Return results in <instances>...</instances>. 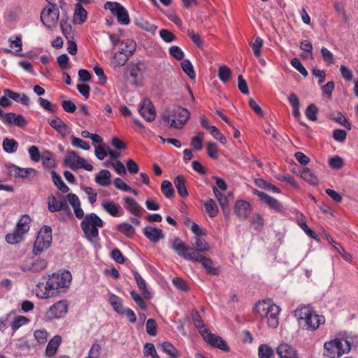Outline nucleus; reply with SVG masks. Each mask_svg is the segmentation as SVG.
I'll return each mask as SVG.
<instances>
[{
  "instance_id": "f257e3e1",
  "label": "nucleus",
  "mask_w": 358,
  "mask_h": 358,
  "mask_svg": "<svg viewBox=\"0 0 358 358\" xmlns=\"http://www.w3.org/2000/svg\"><path fill=\"white\" fill-rule=\"evenodd\" d=\"M294 316L297 318L299 326L303 329L315 331L325 322L324 315L316 314L311 306H302L294 310Z\"/></svg>"
},
{
  "instance_id": "f03ea898",
  "label": "nucleus",
  "mask_w": 358,
  "mask_h": 358,
  "mask_svg": "<svg viewBox=\"0 0 358 358\" xmlns=\"http://www.w3.org/2000/svg\"><path fill=\"white\" fill-rule=\"evenodd\" d=\"M71 280L72 276L69 271H64L61 273H53L46 282L45 292L42 298L49 297L48 292L51 290H55L57 293L65 292L66 289L69 287Z\"/></svg>"
},
{
  "instance_id": "7ed1b4c3",
  "label": "nucleus",
  "mask_w": 358,
  "mask_h": 358,
  "mask_svg": "<svg viewBox=\"0 0 358 358\" xmlns=\"http://www.w3.org/2000/svg\"><path fill=\"white\" fill-rule=\"evenodd\" d=\"M103 227V220L94 213L85 215L80 223L84 236L90 243H95L99 236L98 228Z\"/></svg>"
},
{
  "instance_id": "20e7f679",
  "label": "nucleus",
  "mask_w": 358,
  "mask_h": 358,
  "mask_svg": "<svg viewBox=\"0 0 358 358\" xmlns=\"http://www.w3.org/2000/svg\"><path fill=\"white\" fill-rule=\"evenodd\" d=\"M193 247L187 245L180 238L176 237L173 241L172 249L177 253V255L183 258V255L190 254L194 256L188 249H192L194 252H197L198 254L201 252L210 250V247L205 239L201 236L195 237L194 243L192 244Z\"/></svg>"
},
{
  "instance_id": "39448f33",
  "label": "nucleus",
  "mask_w": 358,
  "mask_h": 358,
  "mask_svg": "<svg viewBox=\"0 0 358 358\" xmlns=\"http://www.w3.org/2000/svg\"><path fill=\"white\" fill-rule=\"evenodd\" d=\"M190 117V112L182 106H176L171 111H166L161 116L164 122L171 127L180 129Z\"/></svg>"
},
{
  "instance_id": "423d86ee",
  "label": "nucleus",
  "mask_w": 358,
  "mask_h": 358,
  "mask_svg": "<svg viewBox=\"0 0 358 358\" xmlns=\"http://www.w3.org/2000/svg\"><path fill=\"white\" fill-rule=\"evenodd\" d=\"M52 241V228L44 225L38 232L36 241L34 243L32 252L35 256L41 255L48 250Z\"/></svg>"
},
{
  "instance_id": "0eeeda50",
  "label": "nucleus",
  "mask_w": 358,
  "mask_h": 358,
  "mask_svg": "<svg viewBox=\"0 0 358 358\" xmlns=\"http://www.w3.org/2000/svg\"><path fill=\"white\" fill-rule=\"evenodd\" d=\"M188 250L190 251L194 256H192L190 254H186L183 255L184 259L201 263L208 274L213 275H218L220 274V266H215L214 263L210 258L206 257L201 254H198L197 252H194V251L191 248L188 249Z\"/></svg>"
},
{
  "instance_id": "6e6552de",
  "label": "nucleus",
  "mask_w": 358,
  "mask_h": 358,
  "mask_svg": "<svg viewBox=\"0 0 358 358\" xmlns=\"http://www.w3.org/2000/svg\"><path fill=\"white\" fill-rule=\"evenodd\" d=\"M42 24L48 29L55 28L59 19V10L57 5L50 6L42 9L40 15Z\"/></svg>"
},
{
  "instance_id": "1a4fd4ad",
  "label": "nucleus",
  "mask_w": 358,
  "mask_h": 358,
  "mask_svg": "<svg viewBox=\"0 0 358 358\" xmlns=\"http://www.w3.org/2000/svg\"><path fill=\"white\" fill-rule=\"evenodd\" d=\"M104 8L108 9L112 15L117 17V22L120 24L123 25L129 24V13L121 3L116 1H107L104 4Z\"/></svg>"
},
{
  "instance_id": "9d476101",
  "label": "nucleus",
  "mask_w": 358,
  "mask_h": 358,
  "mask_svg": "<svg viewBox=\"0 0 358 358\" xmlns=\"http://www.w3.org/2000/svg\"><path fill=\"white\" fill-rule=\"evenodd\" d=\"M325 356L329 358H338L345 354L343 350V343L340 339H334L329 342H326L324 345Z\"/></svg>"
},
{
  "instance_id": "9b49d317",
  "label": "nucleus",
  "mask_w": 358,
  "mask_h": 358,
  "mask_svg": "<svg viewBox=\"0 0 358 358\" xmlns=\"http://www.w3.org/2000/svg\"><path fill=\"white\" fill-rule=\"evenodd\" d=\"M69 304L66 301H59L52 305L45 314L48 320L59 319L66 315L68 311Z\"/></svg>"
},
{
  "instance_id": "f8f14e48",
  "label": "nucleus",
  "mask_w": 358,
  "mask_h": 358,
  "mask_svg": "<svg viewBox=\"0 0 358 358\" xmlns=\"http://www.w3.org/2000/svg\"><path fill=\"white\" fill-rule=\"evenodd\" d=\"M145 69V64L143 62L137 63H129L126 67L125 73L129 74L131 79L129 80V83L134 86L141 85L138 81V77L141 75Z\"/></svg>"
},
{
  "instance_id": "ddd939ff",
  "label": "nucleus",
  "mask_w": 358,
  "mask_h": 358,
  "mask_svg": "<svg viewBox=\"0 0 358 358\" xmlns=\"http://www.w3.org/2000/svg\"><path fill=\"white\" fill-rule=\"evenodd\" d=\"M202 334L203 340L210 345L218 348L224 352H229L230 348L227 343L222 337L217 336L208 331H203Z\"/></svg>"
},
{
  "instance_id": "4468645a",
  "label": "nucleus",
  "mask_w": 358,
  "mask_h": 358,
  "mask_svg": "<svg viewBox=\"0 0 358 358\" xmlns=\"http://www.w3.org/2000/svg\"><path fill=\"white\" fill-rule=\"evenodd\" d=\"M6 167L8 171V173L10 176H13L16 178H28L31 175L34 176L36 171L32 168H21L12 163H8L6 164Z\"/></svg>"
},
{
  "instance_id": "2eb2a0df",
  "label": "nucleus",
  "mask_w": 358,
  "mask_h": 358,
  "mask_svg": "<svg viewBox=\"0 0 358 358\" xmlns=\"http://www.w3.org/2000/svg\"><path fill=\"white\" fill-rule=\"evenodd\" d=\"M1 120L6 124H14L20 128H24L28 124L22 115L16 114L13 112L3 113Z\"/></svg>"
},
{
  "instance_id": "dca6fc26",
  "label": "nucleus",
  "mask_w": 358,
  "mask_h": 358,
  "mask_svg": "<svg viewBox=\"0 0 358 358\" xmlns=\"http://www.w3.org/2000/svg\"><path fill=\"white\" fill-rule=\"evenodd\" d=\"M140 115L148 122H152L156 117V110L150 100L145 99L138 109Z\"/></svg>"
},
{
  "instance_id": "f3484780",
  "label": "nucleus",
  "mask_w": 358,
  "mask_h": 358,
  "mask_svg": "<svg viewBox=\"0 0 358 358\" xmlns=\"http://www.w3.org/2000/svg\"><path fill=\"white\" fill-rule=\"evenodd\" d=\"M50 126L53 128L63 138L69 135L71 129L59 117L55 116L51 120H48Z\"/></svg>"
},
{
  "instance_id": "a211bd4d",
  "label": "nucleus",
  "mask_w": 358,
  "mask_h": 358,
  "mask_svg": "<svg viewBox=\"0 0 358 358\" xmlns=\"http://www.w3.org/2000/svg\"><path fill=\"white\" fill-rule=\"evenodd\" d=\"M234 212L240 220H244L251 213L250 205L243 200H238L235 203Z\"/></svg>"
},
{
  "instance_id": "6ab92c4d",
  "label": "nucleus",
  "mask_w": 358,
  "mask_h": 358,
  "mask_svg": "<svg viewBox=\"0 0 358 358\" xmlns=\"http://www.w3.org/2000/svg\"><path fill=\"white\" fill-rule=\"evenodd\" d=\"M143 234L145 237L152 243H157L159 240L164 239L165 237L163 231L156 227H145L143 229Z\"/></svg>"
},
{
  "instance_id": "aec40b11",
  "label": "nucleus",
  "mask_w": 358,
  "mask_h": 358,
  "mask_svg": "<svg viewBox=\"0 0 358 358\" xmlns=\"http://www.w3.org/2000/svg\"><path fill=\"white\" fill-rule=\"evenodd\" d=\"M125 208L135 217H140L145 211L136 200L129 196L124 198Z\"/></svg>"
},
{
  "instance_id": "412c9836",
  "label": "nucleus",
  "mask_w": 358,
  "mask_h": 358,
  "mask_svg": "<svg viewBox=\"0 0 358 358\" xmlns=\"http://www.w3.org/2000/svg\"><path fill=\"white\" fill-rule=\"evenodd\" d=\"M276 352L280 358H298L295 348L287 343L279 345L276 349Z\"/></svg>"
},
{
  "instance_id": "4be33fe9",
  "label": "nucleus",
  "mask_w": 358,
  "mask_h": 358,
  "mask_svg": "<svg viewBox=\"0 0 358 358\" xmlns=\"http://www.w3.org/2000/svg\"><path fill=\"white\" fill-rule=\"evenodd\" d=\"M62 343V337L59 335L55 336L48 343L45 351V356L49 358L52 357L57 352Z\"/></svg>"
},
{
  "instance_id": "5701e85b",
  "label": "nucleus",
  "mask_w": 358,
  "mask_h": 358,
  "mask_svg": "<svg viewBox=\"0 0 358 358\" xmlns=\"http://www.w3.org/2000/svg\"><path fill=\"white\" fill-rule=\"evenodd\" d=\"M280 311V308L276 304L271 306L268 315L265 316L268 319V324L271 328H276L279 324L278 315Z\"/></svg>"
},
{
  "instance_id": "b1692460",
  "label": "nucleus",
  "mask_w": 358,
  "mask_h": 358,
  "mask_svg": "<svg viewBox=\"0 0 358 358\" xmlns=\"http://www.w3.org/2000/svg\"><path fill=\"white\" fill-rule=\"evenodd\" d=\"M87 17V12L83 6V4L76 3L75 5V11L73 17L74 24H82L84 23Z\"/></svg>"
},
{
  "instance_id": "393cba45",
  "label": "nucleus",
  "mask_w": 358,
  "mask_h": 358,
  "mask_svg": "<svg viewBox=\"0 0 358 358\" xmlns=\"http://www.w3.org/2000/svg\"><path fill=\"white\" fill-rule=\"evenodd\" d=\"M265 205H266L270 209L277 213H282L285 210L283 205L274 197L267 194L262 201Z\"/></svg>"
},
{
  "instance_id": "a878e982",
  "label": "nucleus",
  "mask_w": 358,
  "mask_h": 358,
  "mask_svg": "<svg viewBox=\"0 0 358 358\" xmlns=\"http://www.w3.org/2000/svg\"><path fill=\"white\" fill-rule=\"evenodd\" d=\"M273 304L270 299L259 301L254 307V311L264 317L268 315L271 306H273Z\"/></svg>"
},
{
  "instance_id": "bb28decb",
  "label": "nucleus",
  "mask_w": 358,
  "mask_h": 358,
  "mask_svg": "<svg viewBox=\"0 0 358 358\" xmlns=\"http://www.w3.org/2000/svg\"><path fill=\"white\" fill-rule=\"evenodd\" d=\"M185 182V177L182 175H178L174 180V185L177 192L182 197H187L189 194Z\"/></svg>"
},
{
  "instance_id": "cd10ccee",
  "label": "nucleus",
  "mask_w": 358,
  "mask_h": 358,
  "mask_svg": "<svg viewBox=\"0 0 358 358\" xmlns=\"http://www.w3.org/2000/svg\"><path fill=\"white\" fill-rule=\"evenodd\" d=\"M133 274H134L135 280L136 282V284H137L138 288L141 290L142 294H143L144 297L147 299H150L151 298V294L147 288L146 282H145V280L136 271H133Z\"/></svg>"
},
{
  "instance_id": "c85d7f7f",
  "label": "nucleus",
  "mask_w": 358,
  "mask_h": 358,
  "mask_svg": "<svg viewBox=\"0 0 358 358\" xmlns=\"http://www.w3.org/2000/svg\"><path fill=\"white\" fill-rule=\"evenodd\" d=\"M111 173L108 170H101L95 177V182L103 187L110 184Z\"/></svg>"
},
{
  "instance_id": "c756f323",
  "label": "nucleus",
  "mask_w": 358,
  "mask_h": 358,
  "mask_svg": "<svg viewBox=\"0 0 358 358\" xmlns=\"http://www.w3.org/2000/svg\"><path fill=\"white\" fill-rule=\"evenodd\" d=\"M34 336L33 342L36 344L37 348L43 346L48 341V332L45 329L36 330Z\"/></svg>"
},
{
  "instance_id": "7c9ffc66",
  "label": "nucleus",
  "mask_w": 358,
  "mask_h": 358,
  "mask_svg": "<svg viewBox=\"0 0 358 358\" xmlns=\"http://www.w3.org/2000/svg\"><path fill=\"white\" fill-rule=\"evenodd\" d=\"M108 301L113 306V309L120 315L125 309V308L123 306L122 299L114 294H108Z\"/></svg>"
},
{
  "instance_id": "2f4dec72",
  "label": "nucleus",
  "mask_w": 358,
  "mask_h": 358,
  "mask_svg": "<svg viewBox=\"0 0 358 358\" xmlns=\"http://www.w3.org/2000/svg\"><path fill=\"white\" fill-rule=\"evenodd\" d=\"M164 352L169 356V358H178L181 356V352L177 350L170 342H164L161 345Z\"/></svg>"
},
{
  "instance_id": "473e14b6",
  "label": "nucleus",
  "mask_w": 358,
  "mask_h": 358,
  "mask_svg": "<svg viewBox=\"0 0 358 358\" xmlns=\"http://www.w3.org/2000/svg\"><path fill=\"white\" fill-rule=\"evenodd\" d=\"M19 144L13 138H5L3 140L2 148L4 152L8 154L14 153L17 150Z\"/></svg>"
},
{
  "instance_id": "72a5a7b5",
  "label": "nucleus",
  "mask_w": 358,
  "mask_h": 358,
  "mask_svg": "<svg viewBox=\"0 0 358 358\" xmlns=\"http://www.w3.org/2000/svg\"><path fill=\"white\" fill-rule=\"evenodd\" d=\"M192 319L194 322L195 327L199 330L200 334L202 336L204 333L203 331H208L206 325L203 323L202 318L196 310H193L192 312Z\"/></svg>"
},
{
  "instance_id": "f704fd0d",
  "label": "nucleus",
  "mask_w": 358,
  "mask_h": 358,
  "mask_svg": "<svg viewBox=\"0 0 358 358\" xmlns=\"http://www.w3.org/2000/svg\"><path fill=\"white\" fill-rule=\"evenodd\" d=\"M203 205L206 209V213L210 217H215L218 214L219 210L218 207L215 202V201L211 199H207L204 202Z\"/></svg>"
},
{
  "instance_id": "c9c22d12",
  "label": "nucleus",
  "mask_w": 358,
  "mask_h": 358,
  "mask_svg": "<svg viewBox=\"0 0 358 358\" xmlns=\"http://www.w3.org/2000/svg\"><path fill=\"white\" fill-rule=\"evenodd\" d=\"M130 56L127 55L121 50L116 52L114 55V60L113 62L115 68H120L123 66L128 61Z\"/></svg>"
},
{
  "instance_id": "e433bc0d",
  "label": "nucleus",
  "mask_w": 358,
  "mask_h": 358,
  "mask_svg": "<svg viewBox=\"0 0 358 358\" xmlns=\"http://www.w3.org/2000/svg\"><path fill=\"white\" fill-rule=\"evenodd\" d=\"M57 196L58 197L57 207L55 208L52 206V208H54L53 210H57V212L60 210H65L68 215L71 214L66 196L62 194L61 193H57Z\"/></svg>"
},
{
  "instance_id": "4c0bfd02",
  "label": "nucleus",
  "mask_w": 358,
  "mask_h": 358,
  "mask_svg": "<svg viewBox=\"0 0 358 358\" xmlns=\"http://www.w3.org/2000/svg\"><path fill=\"white\" fill-rule=\"evenodd\" d=\"M52 178L54 184L62 192L66 193L69 192V187L64 183L62 177L55 171L51 172Z\"/></svg>"
},
{
  "instance_id": "58836bf2",
  "label": "nucleus",
  "mask_w": 358,
  "mask_h": 358,
  "mask_svg": "<svg viewBox=\"0 0 358 358\" xmlns=\"http://www.w3.org/2000/svg\"><path fill=\"white\" fill-rule=\"evenodd\" d=\"M134 23L136 26L144 29L145 31L155 33L157 29V27L153 24L150 23L148 21L144 20L142 17L136 18Z\"/></svg>"
},
{
  "instance_id": "ea45409f",
  "label": "nucleus",
  "mask_w": 358,
  "mask_h": 358,
  "mask_svg": "<svg viewBox=\"0 0 358 358\" xmlns=\"http://www.w3.org/2000/svg\"><path fill=\"white\" fill-rule=\"evenodd\" d=\"M30 217L28 215H24L17 222L15 229L24 234L29 229Z\"/></svg>"
},
{
  "instance_id": "a19ab883",
  "label": "nucleus",
  "mask_w": 358,
  "mask_h": 358,
  "mask_svg": "<svg viewBox=\"0 0 358 358\" xmlns=\"http://www.w3.org/2000/svg\"><path fill=\"white\" fill-rule=\"evenodd\" d=\"M255 183L259 187L264 189L265 190L273 191V192L280 193V189L272 185L271 183L267 182L263 178H257L255 180Z\"/></svg>"
},
{
  "instance_id": "79ce46f5",
  "label": "nucleus",
  "mask_w": 358,
  "mask_h": 358,
  "mask_svg": "<svg viewBox=\"0 0 358 358\" xmlns=\"http://www.w3.org/2000/svg\"><path fill=\"white\" fill-rule=\"evenodd\" d=\"M301 177L311 185H317L319 182L317 177L308 168L303 169Z\"/></svg>"
},
{
  "instance_id": "37998d69",
  "label": "nucleus",
  "mask_w": 358,
  "mask_h": 358,
  "mask_svg": "<svg viewBox=\"0 0 358 358\" xmlns=\"http://www.w3.org/2000/svg\"><path fill=\"white\" fill-rule=\"evenodd\" d=\"M161 191L164 196L167 199H171L174 196V189L172 183L169 180H164L161 184Z\"/></svg>"
},
{
  "instance_id": "c03bdc74",
  "label": "nucleus",
  "mask_w": 358,
  "mask_h": 358,
  "mask_svg": "<svg viewBox=\"0 0 358 358\" xmlns=\"http://www.w3.org/2000/svg\"><path fill=\"white\" fill-rule=\"evenodd\" d=\"M8 42L10 43V48H17V49L15 50V52H13L11 50L6 49L5 50V52H9V53H13L15 55H17L18 54L17 52L22 50V36L21 35H17L15 37V39L13 40L12 38H10L8 40Z\"/></svg>"
},
{
  "instance_id": "a18cd8bd",
  "label": "nucleus",
  "mask_w": 358,
  "mask_h": 358,
  "mask_svg": "<svg viewBox=\"0 0 358 358\" xmlns=\"http://www.w3.org/2000/svg\"><path fill=\"white\" fill-rule=\"evenodd\" d=\"M274 355L273 350L267 344H262L258 348L259 358H271Z\"/></svg>"
},
{
  "instance_id": "49530a36",
  "label": "nucleus",
  "mask_w": 358,
  "mask_h": 358,
  "mask_svg": "<svg viewBox=\"0 0 358 358\" xmlns=\"http://www.w3.org/2000/svg\"><path fill=\"white\" fill-rule=\"evenodd\" d=\"M102 206L103 209L110 215L113 217H117L119 215V209L120 208V206L115 204L114 202L110 201L103 203Z\"/></svg>"
},
{
  "instance_id": "de8ad7c7",
  "label": "nucleus",
  "mask_w": 358,
  "mask_h": 358,
  "mask_svg": "<svg viewBox=\"0 0 358 358\" xmlns=\"http://www.w3.org/2000/svg\"><path fill=\"white\" fill-rule=\"evenodd\" d=\"M24 234L15 229L13 233L8 234L6 236V241L8 244H15L22 240Z\"/></svg>"
},
{
  "instance_id": "09e8293b",
  "label": "nucleus",
  "mask_w": 358,
  "mask_h": 358,
  "mask_svg": "<svg viewBox=\"0 0 358 358\" xmlns=\"http://www.w3.org/2000/svg\"><path fill=\"white\" fill-rule=\"evenodd\" d=\"M181 67L182 71L191 78L194 79L196 77V74L194 71L193 66L189 59H184L181 62Z\"/></svg>"
},
{
  "instance_id": "8fccbe9b",
  "label": "nucleus",
  "mask_w": 358,
  "mask_h": 358,
  "mask_svg": "<svg viewBox=\"0 0 358 358\" xmlns=\"http://www.w3.org/2000/svg\"><path fill=\"white\" fill-rule=\"evenodd\" d=\"M231 75V69L227 66H221L218 69V78L220 80L226 83L229 80Z\"/></svg>"
},
{
  "instance_id": "3c124183",
  "label": "nucleus",
  "mask_w": 358,
  "mask_h": 358,
  "mask_svg": "<svg viewBox=\"0 0 358 358\" xmlns=\"http://www.w3.org/2000/svg\"><path fill=\"white\" fill-rule=\"evenodd\" d=\"M42 164L45 167L53 168L56 166L55 160L52 158V155L50 152L46 151L41 156Z\"/></svg>"
},
{
  "instance_id": "603ef678",
  "label": "nucleus",
  "mask_w": 358,
  "mask_h": 358,
  "mask_svg": "<svg viewBox=\"0 0 358 358\" xmlns=\"http://www.w3.org/2000/svg\"><path fill=\"white\" fill-rule=\"evenodd\" d=\"M47 262L44 259H37L31 265V271L38 273L47 267Z\"/></svg>"
},
{
  "instance_id": "864d4df0",
  "label": "nucleus",
  "mask_w": 358,
  "mask_h": 358,
  "mask_svg": "<svg viewBox=\"0 0 358 358\" xmlns=\"http://www.w3.org/2000/svg\"><path fill=\"white\" fill-rule=\"evenodd\" d=\"M29 321V320L27 317H25V316H22V315L17 316L12 322V323L10 324L11 329L14 331H15L19 328H20L22 325L28 323Z\"/></svg>"
},
{
  "instance_id": "5fc2aeb1",
  "label": "nucleus",
  "mask_w": 358,
  "mask_h": 358,
  "mask_svg": "<svg viewBox=\"0 0 358 358\" xmlns=\"http://www.w3.org/2000/svg\"><path fill=\"white\" fill-rule=\"evenodd\" d=\"M71 144L73 146L80 148L84 150H89L90 149V144L87 142L82 140L81 138H79L74 136H71Z\"/></svg>"
},
{
  "instance_id": "6e6d98bb",
  "label": "nucleus",
  "mask_w": 358,
  "mask_h": 358,
  "mask_svg": "<svg viewBox=\"0 0 358 358\" xmlns=\"http://www.w3.org/2000/svg\"><path fill=\"white\" fill-rule=\"evenodd\" d=\"M122 44H124L125 47L121 48V50L126 52L127 55L131 56L136 51V43L134 41L128 39L124 43L122 42Z\"/></svg>"
},
{
  "instance_id": "4d7b16f0",
  "label": "nucleus",
  "mask_w": 358,
  "mask_h": 358,
  "mask_svg": "<svg viewBox=\"0 0 358 358\" xmlns=\"http://www.w3.org/2000/svg\"><path fill=\"white\" fill-rule=\"evenodd\" d=\"M143 354L145 357L151 356L152 358H160L157 353L155 345L150 343H147L144 345Z\"/></svg>"
},
{
  "instance_id": "13d9d810",
  "label": "nucleus",
  "mask_w": 358,
  "mask_h": 358,
  "mask_svg": "<svg viewBox=\"0 0 358 358\" xmlns=\"http://www.w3.org/2000/svg\"><path fill=\"white\" fill-rule=\"evenodd\" d=\"M317 113H318V108L314 103L310 104L307 107L306 112H305L306 117L310 120H312V121L317 120Z\"/></svg>"
},
{
  "instance_id": "bf43d9fd",
  "label": "nucleus",
  "mask_w": 358,
  "mask_h": 358,
  "mask_svg": "<svg viewBox=\"0 0 358 358\" xmlns=\"http://www.w3.org/2000/svg\"><path fill=\"white\" fill-rule=\"evenodd\" d=\"M292 66L295 68L300 73H301L304 77H306L308 74V71L306 69V68L303 66L300 60L294 57L291 59L290 62Z\"/></svg>"
},
{
  "instance_id": "052dcab7",
  "label": "nucleus",
  "mask_w": 358,
  "mask_h": 358,
  "mask_svg": "<svg viewBox=\"0 0 358 358\" xmlns=\"http://www.w3.org/2000/svg\"><path fill=\"white\" fill-rule=\"evenodd\" d=\"M263 45V39L259 36L255 38V41L252 44V49L256 57L261 55V49Z\"/></svg>"
},
{
  "instance_id": "680f3d73",
  "label": "nucleus",
  "mask_w": 358,
  "mask_h": 358,
  "mask_svg": "<svg viewBox=\"0 0 358 358\" xmlns=\"http://www.w3.org/2000/svg\"><path fill=\"white\" fill-rule=\"evenodd\" d=\"M130 295L132 299L135 301V303L138 305V306L142 309L145 310L147 308V305L143 299L135 291L132 290L130 292Z\"/></svg>"
},
{
  "instance_id": "e2e57ef3",
  "label": "nucleus",
  "mask_w": 358,
  "mask_h": 358,
  "mask_svg": "<svg viewBox=\"0 0 358 358\" xmlns=\"http://www.w3.org/2000/svg\"><path fill=\"white\" fill-rule=\"evenodd\" d=\"M218 202L222 208L224 217L229 218L231 213V208L229 205L228 196H227L223 199H220V200L218 201Z\"/></svg>"
},
{
  "instance_id": "0e129e2a",
  "label": "nucleus",
  "mask_w": 358,
  "mask_h": 358,
  "mask_svg": "<svg viewBox=\"0 0 358 358\" xmlns=\"http://www.w3.org/2000/svg\"><path fill=\"white\" fill-rule=\"evenodd\" d=\"M169 54L177 60H182L184 57V52L182 49L177 45L171 46L169 48Z\"/></svg>"
},
{
  "instance_id": "69168bd1",
  "label": "nucleus",
  "mask_w": 358,
  "mask_h": 358,
  "mask_svg": "<svg viewBox=\"0 0 358 358\" xmlns=\"http://www.w3.org/2000/svg\"><path fill=\"white\" fill-rule=\"evenodd\" d=\"M329 164L334 169H341L343 166L344 163L341 157L336 155L329 159Z\"/></svg>"
},
{
  "instance_id": "338daca9",
  "label": "nucleus",
  "mask_w": 358,
  "mask_h": 358,
  "mask_svg": "<svg viewBox=\"0 0 358 358\" xmlns=\"http://www.w3.org/2000/svg\"><path fill=\"white\" fill-rule=\"evenodd\" d=\"M206 149H207V154L210 158H212L213 159H217L218 158L217 145L215 143L209 142L207 144Z\"/></svg>"
},
{
  "instance_id": "774afa93",
  "label": "nucleus",
  "mask_w": 358,
  "mask_h": 358,
  "mask_svg": "<svg viewBox=\"0 0 358 358\" xmlns=\"http://www.w3.org/2000/svg\"><path fill=\"white\" fill-rule=\"evenodd\" d=\"M146 332L148 335L152 336L157 335V324L154 319L150 318L147 320Z\"/></svg>"
}]
</instances>
